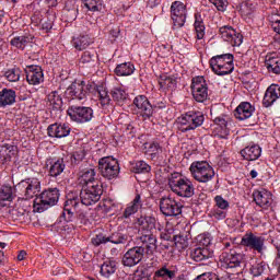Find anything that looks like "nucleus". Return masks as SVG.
I'll use <instances>...</instances> for the list:
<instances>
[{"instance_id": "nucleus-55", "label": "nucleus", "mask_w": 280, "mask_h": 280, "mask_svg": "<svg viewBox=\"0 0 280 280\" xmlns=\"http://www.w3.org/2000/svg\"><path fill=\"white\" fill-rule=\"evenodd\" d=\"M0 200H12V187L2 186L0 188Z\"/></svg>"}, {"instance_id": "nucleus-2", "label": "nucleus", "mask_w": 280, "mask_h": 280, "mask_svg": "<svg viewBox=\"0 0 280 280\" xmlns=\"http://www.w3.org/2000/svg\"><path fill=\"white\" fill-rule=\"evenodd\" d=\"M210 67L217 75H229V73H233V55L224 54L217 55L210 59Z\"/></svg>"}, {"instance_id": "nucleus-24", "label": "nucleus", "mask_w": 280, "mask_h": 280, "mask_svg": "<svg viewBox=\"0 0 280 280\" xmlns=\"http://www.w3.org/2000/svg\"><path fill=\"white\" fill-rule=\"evenodd\" d=\"M47 131H48V136L56 139H62L65 137H69L71 132V128L65 124L63 125L54 124L48 127Z\"/></svg>"}, {"instance_id": "nucleus-51", "label": "nucleus", "mask_w": 280, "mask_h": 280, "mask_svg": "<svg viewBox=\"0 0 280 280\" xmlns=\"http://www.w3.org/2000/svg\"><path fill=\"white\" fill-rule=\"evenodd\" d=\"M214 124L217 126H220V128L224 131V136H218L219 139H226V136L229 135V129L226 126H229V121L224 117H217L214 118Z\"/></svg>"}, {"instance_id": "nucleus-36", "label": "nucleus", "mask_w": 280, "mask_h": 280, "mask_svg": "<svg viewBox=\"0 0 280 280\" xmlns=\"http://www.w3.org/2000/svg\"><path fill=\"white\" fill-rule=\"evenodd\" d=\"M141 209V195H136L135 199L125 210V218H130V215L137 213Z\"/></svg>"}, {"instance_id": "nucleus-33", "label": "nucleus", "mask_w": 280, "mask_h": 280, "mask_svg": "<svg viewBox=\"0 0 280 280\" xmlns=\"http://www.w3.org/2000/svg\"><path fill=\"white\" fill-rule=\"evenodd\" d=\"M191 112H188L184 115H182L179 118H177V125L182 132H188V130H194L191 128Z\"/></svg>"}, {"instance_id": "nucleus-57", "label": "nucleus", "mask_w": 280, "mask_h": 280, "mask_svg": "<svg viewBox=\"0 0 280 280\" xmlns=\"http://www.w3.org/2000/svg\"><path fill=\"white\" fill-rule=\"evenodd\" d=\"M84 156H86V153L84 151H75L71 156V163L78 165V163L84 160Z\"/></svg>"}, {"instance_id": "nucleus-5", "label": "nucleus", "mask_w": 280, "mask_h": 280, "mask_svg": "<svg viewBox=\"0 0 280 280\" xmlns=\"http://www.w3.org/2000/svg\"><path fill=\"white\" fill-rule=\"evenodd\" d=\"M102 194H104L102 184H90L88 186H82V189L80 192L81 202L85 205V207H91V205H95V202H100V198H102Z\"/></svg>"}, {"instance_id": "nucleus-13", "label": "nucleus", "mask_w": 280, "mask_h": 280, "mask_svg": "<svg viewBox=\"0 0 280 280\" xmlns=\"http://www.w3.org/2000/svg\"><path fill=\"white\" fill-rule=\"evenodd\" d=\"M221 38L225 43H230L232 47H240L244 43V36L241 33H237L232 26H222L219 30Z\"/></svg>"}, {"instance_id": "nucleus-54", "label": "nucleus", "mask_w": 280, "mask_h": 280, "mask_svg": "<svg viewBox=\"0 0 280 280\" xmlns=\"http://www.w3.org/2000/svg\"><path fill=\"white\" fill-rule=\"evenodd\" d=\"M97 93L102 106H108L110 104V95H108V91H106L104 88H100Z\"/></svg>"}, {"instance_id": "nucleus-26", "label": "nucleus", "mask_w": 280, "mask_h": 280, "mask_svg": "<svg viewBox=\"0 0 280 280\" xmlns=\"http://www.w3.org/2000/svg\"><path fill=\"white\" fill-rule=\"evenodd\" d=\"M265 67L270 73H280V56L276 52L269 54L265 58Z\"/></svg>"}, {"instance_id": "nucleus-8", "label": "nucleus", "mask_w": 280, "mask_h": 280, "mask_svg": "<svg viewBox=\"0 0 280 280\" xmlns=\"http://www.w3.org/2000/svg\"><path fill=\"white\" fill-rule=\"evenodd\" d=\"M241 246H245L246 248H250V250H256L259 255H264V250H266V238L257 236L253 232H248L242 237Z\"/></svg>"}, {"instance_id": "nucleus-32", "label": "nucleus", "mask_w": 280, "mask_h": 280, "mask_svg": "<svg viewBox=\"0 0 280 280\" xmlns=\"http://www.w3.org/2000/svg\"><path fill=\"white\" fill-rule=\"evenodd\" d=\"M40 192V182H37V179L32 180L25 189V198L26 200H32V198H38V194Z\"/></svg>"}, {"instance_id": "nucleus-19", "label": "nucleus", "mask_w": 280, "mask_h": 280, "mask_svg": "<svg viewBox=\"0 0 280 280\" xmlns=\"http://www.w3.org/2000/svg\"><path fill=\"white\" fill-rule=\"evenodd\" d=\"M254 201L258 207H262V209H268L272 202V194L270 191L262 189V190H255L253 194Z\"/></svg>"}, {"instance_id": "nucleus-3", "label": "nucleus", "mask_w": 280, "mask_h": 280, "mask_svg": "<svg viewBox=\"0 0 280 280\" xmlns=\"http://www.w3.org/2000/svg\"><path fill=\"white\" fill-rule=\"evenodd\" d=\"M60 198V192L58 188H50L48 190H44L38 197L34 200V209L38 211V213H43L49 207H54Z\"/></svg>"}, {"instance_id": "nucleus-49", "label": "nucleus", "mask_w": 280, "mask_h": 280, "mask_svg": "<svg viewBox=\"0 0 280 280\" xmlns=\"http://www.w3.org/2000/svg\"><path fill=\"white\" fill-rule=\"evenodd\" d=\"M196 240H197L198 247L210 248L211 236L209 234H199Z\"/></svg>"}, {"instance_id": "nucleus-56", "label": "nucleus", "mask_w": 280, "mask_h": 280, "mask_svg": "<svg viewBox=\"0 0 280 280\" xmlns=\"http://www.w3.org/2000/svg\"><path fill=\"white\" fill-rule=\"evenodd\" d=\"M149 152L151 154V159H156V154H161V152H163V149L161 148V144L159 142H152L149 145Z\"/></svg>"}, {"instance_id": "nucleus-21", "label": "nucleus", "mask_w": 280, "mask_h": 280, "mask_svg": "<svg viewBox=\"0 0 280 280\" xmlns=\"http://www.w3.org/2000/svg\"><path fill=\"white\" fill-rule=\"evenodd\" d=\"M26 80L28 84L36 86V84H40L45 80L43 74V69L38 66H32L26 70Z\"/></svg>"}, {"instance_id": "nucleus-60", "label": "nucleus", "mask_w": 280, "mask_h": 280, "mask_svg": "<svg viewBox=\"0 0 280 280\" xmlns=\"http://www.w3.org/2000/svg\"><path fill=\"white\" fill-rule=\"evenodd\" d=\"M9 213H10L11 218L16 220L18 218L25 215V210L23 208H11V209H9Z\"/></svg>"}, {"instance_id": "nucleus-38", "label": "nucleus", "mask_w": 280, "mask_h": 280, "mask_svg": "<svg viewBox=\"0 0 280 280\" xmlns=\"http://www.w3.org/2000/svg\"><path fill=\"white\" fill-rule=\"evenodd\" d=\"M140 226H142V231H154L156 229V219L154 217H141L138 220Z\"/></svg>"}, {"instance_id": "nucleus-37", "label": "nucleus", "mask_w": 280, "mask_h": 280, "mask_svg": "<svg viewBox=\"0 0 280 280\" xmlns=\"http://www.w3.org/2000/svg\"><path fill=\"white\" fill-rule=\"evenodd\" d=\"M62 172H65V161L62 159H58L50 164L49 176H52V178L60 176Z\"/></svg>"}, {"instance_id": "nucleus-50", "label": "nucleus", "mask_w": 280, "mask_h": 280, "mask_svg": "<svg viewBox=\"0 0 280 280\" xmlns=\"http://www.w3.org/2000/svg\"><path fill=\"white\" fill-rule=\"evenodd\" d=\"M84 5L91 12H102V0H85Z\"/></svg>"}, {"instance_id": "nucleus-6", "label": "nucleus", "mask_w": 280, "mask_h": 280, "mask_svg": "<svg viewBox=\"0 0 280 280\" xmlns=\"http://www.w3.org/2000/svg\"><path fill=\"white\" fill-rule=\"evenodd\" d=\"M98 170L103 178L113 180L119 176V162L112 156H105L98 161Z\"/></svg>"}, {"instance_id": "nucleus-23", "label": "nucleus", "mask_w": 280, "mask_h": 280, "mask_svg": "<svg viewBox=\"0 0 280 280\" xmlns=\"http://www.w3.org/2000/svg\"><path fill=\"white\" fill-rule=\"evenodd\" d=\"M253 113H255V107L248 102H243L234 110V117L240 119V121H244V119L252 117Z\"/></svg>"}, {"instance_id": "nucleus-4", "label": "nucleus", "mask_w": 280, "mask_h": 280, "mask_svg": "<svg viewBox=\"0 0 280 280\" xmlns=\"http://www.w3.org/2000/svg\"><path fill=\"white\" fill-rule=\"evenodd\" d=\"M190 174L198 183H209V180H212L213 176H215L213 167H211L207 161L192 162L190 165Z\"/></svg>"}, {"instance_id": "nucleus-62", "label": "nucleus", "mask_w": 280, "mask_h": 280, "mask_svg": "<svg viewBox=\"0 0 280 280\" xmlns=\"http://www.w3.org/2000/svg\"><path fill=\"white\" fill-rule=\"evenodd\" d=\"M210 3L217 7V10L224 12L226 10V0H209Z\"/></svg>"}, {"instance_id": "nucleus-43", "label": "nucleus", "mask_w": 280, "mask_h": 280, "mask_svg": "<svg viewBox=\"0 0 280 280\" xmlns=\"http://www.w3.org/2000/svg\"><path fill=\"white\" fill-rule=\"evenodd\" d=\"M4 78L9 82H19L21 80V69L11 68L4 72Z\"/></svg>"}, {"instance_id": "nucleus-7", "label": "nucleus", "mask_w": 280, "mask_h": 280, "mask_svg": "<svg viewBox=\"0 0 280 280\" xmlns=\"http://www.w3.org/2000/svg\"><path fill=\"white\" fill-rule=\"evenodd\" d=\"M168 187L174 194L182 198H191L196 191L194 184L187 178L172 179L168 183Z\"/></svg>"}, {"instance_id": "nucleus-52", "label": "nucleus", "mask_w": 280, "mask_h": 280, "mask_svg": "<svg viewBox=\"0 0 280 280\" xmlns=\"http://www.w3.org/2000/svg\"><path fill=\"white\" fill-rule=\"evenodd\" d=\"M269 23H270L273 32H276V34L280 35V14L273 13V14L269 15Z\"/></svg>"}, {"instance_id": "nucleus-1", "label": "nucleus", "mask_w": 280, "mask_h": 280, "mask_svg": "<svg viewBox=\"0 0 280 280\" xmlns=\"http://www.w3.org/2000/svg\"><path fill=\"white\" fill-rule=\"evenodd\" d=\"M139 240L142 245L135 246L129 248L125 255L122 256L121 264L127 268H132L138 264H141L144 255H154V250H156V236L152 233V231H142Z\"/></svg>"}, {"instance_id": "nucleus-10", "label": "nucleus", "mask_w": 280, "mask_h": 280, "mask_svg": "<svg viewBox=\"0 0 280 280\" xmlns=\"http://www.w3.org/2000/svg\"><path fill=\"white\" fill-rule=\"evenodd\" d=\"M171 16L174 30L183 27L185 21H187V7L180 1L173 2L171 5Z\"/></svg>"}, {"instance_id": "nucleus-64", "label": "nucleus", "mask_w": 280, "mask_h": 280, "mask_svg": "<svg viewBox=\"0 0 280 280\" xmlns=\"http://www.w3.org/2000/svg\"><path fill=\"white\" fill-rule=\"evenodd\" d=\"M250 272H252L253 277H260V275H264V266L254 265L250 268Z\"/></svg>"}, {"instance_id": "nucleus-15", "label": "nucleus", "mask_w": 280, "mask_h": 280, "mask_svg": "<svg viewBox=\"0 0 280 280\" xmlns=\"http://www.w3.org/2000/svg\"><path fill=\"white\" fill-rule=\"evenodd\" d=\"M133 104L140 110V114L144 119H150L152 115H154V107H152V104H150V101H148L145 95L136 96Z\"/></svg>"}, {"instance_id": "nucleus-39", "label": "nucleus", "mask_w": 280, "mask_h": 280, "mask_svg": "<svg viewBox=\"0 0 280 280\" xmlns=\"http://www.w3.org/2000/svg\"><path fill=\"white\" fill-rule=\"evenodd\" d=\"M173 240L177 250H185L186 248H189V235H175Z\"/></svg>"}, {"instance_id": "nucleus-18", "label": "nucleus", "mask_w": 280, "mask_h": 280, "mask_svg": "<svg viewBox=\"0 0 280 280\" xmlns=\"http://www.w3.org/2000/svg\"><path fill=\"white\" fill-rule=\"evenodd\" d=\"M280 97V86L277 84H271L265 93V96L262 98V104L265 108H270L277 100Z\"/></svg>"}, {"instance_id": "nucleus-47", "label": "nucleus", "mask_w": 280, "mask_h": 280, "mask_svg": "<svg viewBox=\"0 0 280 280\" xmlns=\"http://www.w3.org/2000/svg\"><path fill=\"white\" fill-rule=\"evenodd\" d=\"M205 22H202V20H198V18H196L195 21V32H196V38L197 40H202V38H205Z\"/></svg>"}, {"instance_id": "nucleus-9", "label": "nucleus", "mask_w": 280, "mask_h": 280, "mask_svg": "<svg viewBox=\"0 0 280 280\" xmlns=\"http://www.w3.org/2000/svg\"><path fill=\"white\" fill-rule=\"evenodd\" d=\"M68 115L77 124H86L93 119V108L72 105L68 108Z\"/></svg>"}, {"instance_id": "nucleus-61", "label": "nucleus", "mask_w": 280, "mask_h": 280, "mask_svg": "<svg viewBox=\"0 0 280 280\" xmlns=\"http://www.w3.org/2000/svg\"><path fill=\"white\" fill-rule=\"evenodd\" d=\"M75 224H79V226H86V224H91V221H89V218H86V214L84 212H80L77 217Z\"/></svg>"}, {"instance_id": "nucleus-22", "label": "nucleus", "mask_w": 280, "mask_h": 280, "mask_svg": "<svg viewBox=\"0 0 280 280\" xmlns=\"http://www.w3.org/2000/svg\"><path fill=\"white\" fill-rule=\"evenodd\" d=\"M213 257V249L211 247H196L190 250V259L192 261H205Z\"/></svg>"}, {"instance_id": "nucleus-30", "label": "nucleus", "mask_w": 280, "mask_h": 280, "mask_svg": "<svg viewBox=\"0 0 280 280\" xmlns=\"http://www.w3.org/2000/svg\"><path fill=\"white\" fill-rule=\"evenodd\" d=\"M16 102V92L10 89H3L0 92V106L4 108V106H12Z\"/></svg>"}, {"instance_id": "nucleus-16", "label": "nucleus", "mask_w": 280, "mask_h": 280, "mask_svg": "<svg viewBox=\"0 0 280 280\" xmlns=\"http://www.w3.org/2000/svg\"><path fill=\"white\" fill-rule=\"evenodd\" d=\"M19 156V147L14 144H1L0 145V163L5 165V163L12 162V159Z\"/></svg>"}, {"instance_id": "nucleus-29", "label": "nucleus", "mask_w": 280, "mask_h": 280, "mask_svg": "<svg viewBox=\"0 0 280 280\" xmlns=\"http://www.w3.org/2000/svg\"><path fill=\"white\" fill-rule=\"evenodd\" d=\"M176 275H178V268L164 266L155 271L154 278L172 280V279H176Z\"/></svg>"}, {"instance_id": "nucleus-63", "label": "nucleus", "mask_w": 280, "mask_h": 280, "mask_svg": "<svg viewBox=\"0 0 280 280\" xmlns=\"http://www.w3.org/2000/svg\"><path fill=\"white\" fill-rule=\"evenodd\" d=\"M195 280H220V278L215 273L208 272L198 276Z\"/></svg>"}, {"instance_id": "nucleus-27", "label": "nucleus", "mask_w": 280, "mask_h": 280, "mask_svg": "<svg viewBox=\"0 0 280 280\" xmlns=\"http://www.w3.org/2000/svg\"><path fill=\"white\" fill-rule=\"evenodd\" d=\"M241 155L245 161H257L261 156V147L257 144L245 147L241 150Z\"/></svg>"}, {"instance_id": "nucleus-12", "label": "nucleus", "mask_w": 280, "mask_h": 280, "mask_svg": "<svg viewBox=\"0 0 280 280\" xmlns=\"http://www.w3.org/2000/svg\"><path fill=\"white\" fill-rule=\"evenodd\" d=\"M160 211L166 217H176L183 213V206L172 199V197H163L160 200Z\"/></svg>"}, {"instance_id": "nucleus-40", "label": "nucleus", "mask_w": 280, "mask_h": 280, "mask_svg": "<svg viewBox=\"0 0 280 280\" xmlns=\"http://www.w3.org/2000/svg\"><path fill=\"white\" fill-rule=\"evenodd\" d=\"M116 75H132L135 66L130 62L120 63L115 69Z\"/></svg>"}, {"instance_id": "nucleus-35", "label": "nucleus", "mask_w": 280, "mask_h": 280, "mask_svg": "<svg viewBox=\"0 0 280 280\" xmlns=\"http://www.w3.org/2000/svg\"><path fill=\"white\" fill-rule=\"evenodd\" d=\"M48 100V106L52 110H60L62 108V97L58 94V92H51L47 96Z\"/></svg>"}, {"instance_id": "nucleus-44", "label": "nucleus", "mask_w": 280, "mask_h": 280, "mask_svg": "<svg viewBox=\"0 0 280 280\" xmlns=\"http://www.w3.org/2000/svg\"><path fill=\"white\" fill-rule=\"evenodd\" d=\"M191 117V129L196 130V128H200L202 124H205V115L198 112H190Z\"/></svg>"}, {"instance_id": "nucleus-53", "label": "nucleus", "mask_w": 280, "mask_h": 280, "mask_svg": "<svg viewBox=\"0 0 280 280\" xmlns=\"http://www.w3.org/2000/svg\"><path fill=\"white\" fill-rule=\"evenodd\" d=\"M110 236H106L104 233H98L92 238L93 246H102V244H108Z\"/></svg>"}, {"instance_id": "nucleus-42", "label": "nucleus", "mask_w": 280, "mask_h": 280, "mask_svg": "<svg viewBox=\"0 0 280 280\" xmlns=\"http://www.w3.org/2000/svg\"><path fill=\"white\" fill-rule=\"evenodd\" d=\"M97 58V52L95 50L84 51L80 58V65L89 67V65H93L95 59Z\"/></svg>"}, {"instance_id": "nucleus-34", "label": "nucleus", "mask_w": 280, "mask_h": 280, "mask_svg": "<svg viewBox=\"0 0 280 280\" xmlns=\"http://www.w3.org/2000/svg\"><path fill=\"white\" fill-rule=\"evenodd\" d=\"M110 95L118 106H124V103L128 102V93H126L121 88H114Z\"/></svg>"}, {"instance_id": "nucleus-58", "label": "nucleus", "mask_w": 280, "mask_h": 280, "mask_svg": "<svg viewBox=\"0 0 280 280\" xmlns=\"http://www.w3.org/2000/svg\"><path fill=\"white\" fill-rule=\"evenodd\" d=\"M214 202L218 209H222L223 211H226V209L229 208V201L222 198V196L214 197Z\"/></svg>"}, {"instance_id": "nucleus-28", "label": "nucleus", "mask_w": 280, "mask_h": 280, "mask_svg": "<svg viewBox=\"0 0 280 280\" xmlns=\"http://www.w3.org/2000/svg\"><path fill=\"white\" fill-rule=\"evenodd\" d=\"M80 185L86 187L91 185H100V180L95 179V168H85L79 178Z\"/></svg>"}, {"instance_id": "nucleus-20", "label": "nucleus", "mask_w": 280, "mask_h": 280, "mask_svg": "<svg viewBox=\"0 0 280 280\" xmlns=\"http://www.w3.org/2000/svg\"><path fill=\"white\" fill-rule=\"evenodd\" d=\"M78 207H80V201H78V198L68 199L65 202L61 217H63L66 222H73V213L78 211Z\"/></svg>"}, {"instance_id": "nucleus-45", "label": "nucleus", "mask_w": 280, "mask_h": 280, "mask_svg": "<svg viewBox=\"0 0 280 280\" xmlns=\"http://www.w3.org/2000/svg\"><path fill=\"white\" fill-rule=\"evenodd\" d=\"M109 240L112 244H126L130 237L128 234H124L121 232H115L112 235H109Z\"/></svg>"}, {"instance_id": "nucleus-25", "label": "nucleus", "mask_w": 280, "mask_h": 280, "mask_svg": "<svg viewBox=\"0 0 280 280\" xmlns=\"http://www.w3.org/2000/svg\"><path fill=\"white\" fill-rule=\"evenodd\" d=\"M33 42H34L33 35L24 34V35H19V36L13 37L10 40V45L12 47H15V49H21L23 51V49L28 47V45H32Z\"/></svg>"}, {"instance_id": "nucleus-11", "label": "nucleus", "mask_w": 280, "mask_h": 280, "mask_svg": "<svg viewBox=\"0 0 280 280\" xmlns=\"http://www.w3.org/2000/svg\"><path fill=\"white\" fill-rule=\"evenodd\" d=\"M191 91L196 102H206L207 97H209V88H207L205 77H196L192 79Z\"/></svg>"}, {"instance_id": "nucleus-46", "label": "nucleus", "mask_w": 280, "mask_h": 280, "mask_svg": "<svg viewBox=\"0 0 280 280\" xmlns=\"http://www.w3.org/2000/svg\"><path fill=\"white\" fill-rule=\"evenodd\" d=\"M150 170L151 167L143 161H138L132 166V172H135V174H148Z\"/></svg>"}, {"instance_id": "nucleus-41", "label": "nucleus", "mask_w": 280, "mask_h": 280, "mask_svg": "<svg viewBox=\"0 0 280 280\" xmlns=\"http://www.w3.org/2000/svg\"><path fill=\"white\" fill-rule=\"evenodd\" d=\"M161 89H176V78L170 77L167 74H162L159 80Z\"/></svg>"}, {"instance_id": "nucleus-14", "label": "nucleus", "mask_w": 280, "mask_h": 280, "mask_svg": "<svg viewBox=\"0 0 280 280\" xmlns=\"http://www.w3.org/2000/svg\"><path fill=\"white\" fill-rule=\"evenodd\" d=\"M223 268H237L244 260V255L231 249L230 253H223L220 257Z\"/></svg>"}, {"instance_id": "nucleus-48", "label": "nucleus", "mask_w": 280, "mask_h": 280, "mask_svg": "<svg viewBox=\"0 0 280 280\" xmlns=\"http://www.w3.org/2000/svg\"><path fill=\"white\" fill-rule=\"evenodd\" d=\"M115 270H117V268L115 267V262L113 261L104 262L101 266V273L103 275V277H109L110 275H115Z\"/></svg>"}, {"instance_id": "nucleus-31", "label": "nucleus", "mask_w": 280, "mask_h": 280, "mask_svg": "<svg viewBox=\"0 0 280 280\" xmlns=\"http://www.w3.org/2000/svg\"><path fill=\"white\" fill-rule=\"evenodd\" d=\"M93 39L89 37V35H80L79 37H74L72 39V46L74 49H78V51H82L86 49L90 45H92Z\"/></svg>"}, {"instance_id": "nucleus-59", "label": "nucleus", "mask_w": 280, "mask_h": 280, "mask_svg": "<svg viewBox=\"0 0 280 280\" xmlns=\"http://www.w3.org/2000/svg\"><path fill=\"white\" fill-rule=\"evenodd\" d=\"M241 14L242 16H250L253 14V4H248V2L242 3Z\"/></svg>"}, {"instance_id": "nucleus-17", "label": "nucleus", "mask_w": 280, "mask_h": 280, "mask_svg": "<svg viewBox=\"0 0 280 280\" xmlns=\"http://www.w3.org/2000/svg\"><path fill=\"white\" fill-rule=\"evenodd\" d=\"M86 89H84V81L81 83L74 82L68 88V95L72 97V100H79L80 102H84L88 95Z\"/></svg>"}]
</instances>
